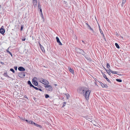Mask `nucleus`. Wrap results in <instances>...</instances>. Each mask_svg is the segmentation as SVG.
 Instances as JSON below:
<instances>
[{"mask_svg": "<svg viewBox=\"0 0 130 130\" xmlns=\"http://www.w3.org/2000/svg\"><path fill=\"white\" fill-rule=\"evenodd\" d=\"M78 92L84 96L85 99L87 100L89 99V95L91 91L85 87H82L78 90Z\"/></svg>", "mask_w": 130, "mask_h": 130, "instance_id": "obj_1", "label": "nucleus"}, {"mask_svg": "<svg viewBox=\"0 0 130 130\" xmlns=\"http://www.w3.org/2000/svg\"><path fill=\"white\" fill-rule=\"evenodd\" d=\"M75 50L77 53L84 55L85 53L82 50L78 48H75Z\"/></svg>", "mask_w": 130, "mask_h": 130, "instance_id": "obj_2", "label": "nucleus"}, {"mask_svg": "<svg viewBox=\"0 0 130 130\" xmlns=\"http://www.w3.org/2000/svg\"><path fill=\"white\" fill-rule=\"evenodd\" d=\"M46 86H45V88H46V89L47 90L51 91L53 90V88L51 86L49 85H46Z\"/></svg>", "mask_w": 130, "mask_h": 130, "instance_id": "obj_3", "label": "nucleus"}, {"mask_svg": "<svg viewBox=\"0 0 130 130\" xmlns=\"http://www.w3.org/2000/svg\"><path fill=\"white\" fill-rule=\"evenodd\" d=\"M40 82L45 85H47L49 84L48 82L46 80L42 79L40 80Z\"/></svg>", "mask_w": 130, "mask_h": 130, "instance_id": "obj_4", "label": "nucleus"}, {"mask_svg": "<svg viewBox=\"0 0 130 130\" xmlns=\"http://www.w3.org/2000/svg\"><path fill=\"white\" fill-rule=\"evenodd\" d=\"M19 76L21 78H24L25 76V74L24 73L21 72L18 73Z\"/></svg>", "mask_w": 130, "mask_h": 130, "instance_id": "obj_5", "label": "nucleus"}, {"mask_svg": "<svg viewBox=\"0 0 130 130\" xmlns=\"http://www.w3.org/2000/svg\"><path fill=\"white\" fill-rule=\"evenodd\" d=\"M3 26H2L0 29V32L2 34H3L5 32V30L2 28Z\"/></svg>", "mask_w": 130, "mask_h": 130, "instance_id": "obj_6", "label": "nucleus"}, {"mask_svg": "<svg viewBox=\"0 0 130 130\" xmlns=\"http://www.w3.org/2000/svg\"><path fill=\"white\" fill-rule=\"evenodd\" d=\"M57 42L60 45H62V44L61 42L60 41L58 37H57L56 38Z\"/></svg>", "mask_w": 130, "mask_h": 130, "instance_id": "obj_7", "label": "nucleus"}, {"mask_svg": "<svg viewBox=\"0 0 130 130\" xmlns=\"http://www.w3.org/2000/svg\"><path fill=\"white\" fill-rule=\"evenodd\" d=\"M32 84L35 86H37L38 84V82L35 80L34 79H32Z\"/></svg>", "mask_w": 130, "mask_h": 130, "instance_id": "obj_8", "label": "nucleus"}, {"mask_svg": "<svg viewBox=\"0 0 130 130\" xmlns=\"http://www.w3.org/2000/svg\"><path fill=\"white\" fill-rule=\"evenodd\" d=\"M18 70L20 71H23L25 70V69L22 67H20L18 68Z\"/></svg>", "mask_w": 130, "mask_h": 130, "instance_id": "obj_9", "label": "nucleus"}, {"mask_svg": "<svg viewBox=\"0 0 130 130\" xmlns=\"http://www.w3.org/2000/svg\"><path fill=\"white\" fill-rule=\"evenodd\" d=\"M103 77L106 79V80L108 82H110V80L107 78L106 75L105 74L103 73Z\"/></svg>", "mask_w": 130, "mask_h": 130, "instance_id": "obj_10", "label": "nucleus"}, {"mask_svg": "<svg viewBox=\"0 0 130 130\" xmlns=\"http://www.w3.org/2000/svg\"><path fill=\"white\" fill-rule=\"evenodd\" d=\"M69 70L73 74H74V71L73 69L72 68H71V67H69Z\"/></svg>", "mask_w": 130, "mask_h": 130, "instance_id": "obj_11", "label": "nucleus"}, {"mask_svg": "<svg viewBox=\"0 0 130 130\" xmlns=\"http://www.w3.org/2000/svg\"><path fill=\"white\" fill-rule=\"evenodd\" d=\"M101 85L103 88H107L108 87L107 85L106 84H104L103 83H101Z\"/></svg>", "mask_w": 130, "mask_h": 130, "instance_id": "obj_12", "label": "nucleus"}, {"mask_svg": "<svg viewBox=\"0 0 130 130\" xmlns=\"http://www.w3.org/2000/svg\"><path fill=\"white\" fill-rule=\"evenodd\" d=\"M126 1V0H123L122 1V3L121 4V6L123 7L124 5L125 4Z\"/></svg>", "mask_w": 130, "mask_h": 130, "instance_id": "obj_13", "label": "nucleus"}, {"mask_svg": "<svg viewBox=\"0 0 130 130\" xmlns=\"http://www.w3.org/2000/svg\"><path fill=\"white\" fill-rule=\"evenodd\" d=\"M109 70H110V72L112 73L113 74H117V72L112 71H111L110 69H109Z\"/></svg>", "mask_w": 130, "mask_h": 130, "instance_id": "obj_14", "label": "nucleus"}, {"mask_svg": "<svg viewBox=\"0 0 130 130\" xmlns=\"http://www.w3.org/2000/svg\"><path fill=\"white\" fill-rule=\"evenodd\" d=\"M33 1L34 3L35 4V6H36L37 5V0H33Z\"/></svg>", "mask_w": 130, "mask_h": 130, "instance_id": "obj_15", "label": "nucleus"}, {"mask_svg": "<svg viewBox=\"0 0 130 130\" xmlns=\"http://www.w3.org/2000/svg\"><path fill=\"white\" fill-rule=\"evenodd\" d=\"M34 125H35L36 126H37L38 127H41V125H40L37 124H36L35 123H34Z\"/></svg>", "mask_w": 130, "mask_h": 130, "instance_id": "obj_16", "label": "nucleus"}, {"mask_svg": "<svg viewBox=\"0 0 130 130\" xmlns=\"http://www.w3.org/2000/svg\"><path fill=\"white\" fill-rule=\"evenodd\" d=\"M3 75L5 77H9L7 73V72L5 73H4V74H3Z\"/></svg>", "mask_w": 130, "mask_h": 130, "instance_id": "obj_17", "label": "nucleus"}, {"mask_svg": "<svg viewBox=\"0 0 130 130\" xmlns=\"http://www.w3.org/2000/svg\"><path fill=\"white\" fill-rule=\"evenodd\" d=\"M41 17H42V18L43 19V22H44V17H43V14L42 12V13L41 14Z\"/></svg>", "mask_w": 130, "mask_h": 130, "instance_id": "obj_18", "label": "nucleus"}, {"mask_svg": "<svg viewBox=\"0 0 130 130\" xmlns=\"http://www.w3.org/2000/svg\"><path fill=\"white\" fill-rule=\"evenodd\" d=\"M115 45L117 48H120L119 46L117 43H115Z\"/></svg>", "mask_w": 130, "mask_h": 130, "instance_id": "obj_19", "label": "nucleus"}, {"mask_svg": "<svg viewBox=\"0 0 130 130\" xmlns=\"http://www.w3.org/2000/svg\"><path fill=\"white\" fill-rule=\"evenodd\" d=\"M38 9L41 8V5H40V3L39 2L38 3Z\"/></svg>", "mask_w": 130, "mask_h": 130, "instance_id": "obj_20", "label": "nucleus"}, {"mask_svg": "<svg viewBox=\"0 0 130 130\" xmlns=\"http://www.w3.org/2000/svg\"><path fill=\"white\" fill-rule=\"evenodd\" d=\"M106 71H107V72L108 74L109 75H110V70H106L105 69Z\"/></svg>", "mask_w": 130, "mask_h": 130, "instance_id": "obj_21", "label": "nucleus"}, {"mask_svg": "<svg viewBox=\"0 0 130 130\" xmlns=\"http://www.w3.org/2000/svg\"><path fill=\"white\" fill-rule=\"evenodd\" d=\"M107 67L108 68H109L110 67V66L109 63H107L106 65Z\"/></svg>", "mask_w": 130, "mask_h": 130, "instance_id": "obj_22", "label": "nucleus"}, {"mask_svg": "<svg viewBox=\"0 0 130 130\" xmlns=\"http://www.w3.org/2000/svg\"><path fill=\"white\" fill-rule=\"evenodd\" d=\"M89 29L93 33H94V31H93V29L91 28L90 26L89 27Z\"/></svg>", "mask_w": 130, "mask_h": 130, "instance_id": "obj_23", "label": "nucleus"}, {"mask_svg": "<svg viewBox=\"0 0 130 130\" xmlns=\"http://www.w3.org/2000/svg\"><path fill=\"white\" fill-rule=\"evenodd\" d=\"M116 80L119 82H122L121 80L119 79H117Z\"/></svg>", "mask_w": 130, "mask_h": 130, "instance_id": "obj_24", "label": "nucleus"}, {"mask_svg": "<svg viewBox=\"0 0 130 130\" xmlns=\"http://www.w3.org/2000/svg\"><path fill=\"white\" fill-rule=\"evenodd\" d=\"M66 96L67 97V99H68L69 98V94H66Z\"/></svg>", "mask_w": 130, "mask_h": 130, "instance_id": "obj_25", "label": "nucleus"}, {"mask_svg": "<svg viewBox=\"0 0 130 130\" xmlns=\"http://www.w3.org/2000/svg\"><path fill=\"white\" fill-rule=\"evenodd\" d=\"M41 47V50H42V51L43 52L45 51V50H44V48L42 46L41 47Z\"/></svg>", "mask_w": 130, "mask_h": 130, "instance_id": "obj_26", "label": "nucleus"}, {"mask_svg": "<svg viewBox=\"0 0 130 130\" xmlns=\"http://www.w3.org/2000/svg\"><path fill=\"white\" fill-rule=\"evenodd\" d=\"M45 97L46 98H47L49 97V96L47 94H46L45 95Z\"/></svg>", "mask_w": 130, "mask_h": 130, "instance_id": "obj_27", "label": "nucleus"}, {"mask_svg": "<svg viewBox=\"0 0 130 130\" xmlns=\"http://www.w3.org/2000/svg\"><path fill=\"white\" fill-rule=\"evenodd\" d=\"M10 71H12L13 73H14L15 71L14 69H13L11 68L10 69Z\"/></svg>", "mask_w": 130, "mask_h": 130, "instance_id": "obj_28", "label": "nucleus"}, {"mask_svg": "<svg viewBox=\"0 0 130 130\" xmlns=\"http://www.w3.org/2000/svg\"><path fill=\"white\" fill-rule=\"evenodd\" d=\"M90 117H87V118L89 119L90 120H89L90 121H92V120H91V119H92V118H90Z\"/></svg>", "mask_w": 130, "mask_h": 130, "instance_id": "obj_29", "label": "nucleus"}, {"mask_svg": "<svg viewBox=\"0 0 130 130\" xmlns=\"http://www.w3.org/2000/svg\"><path fill=\"white\" fill-rule=\"evenodd\" d=\"M28 84L29 85H30L31 84V83L30 81H29V80L28 81Z\"/></svg>", "mask_w": 130, "mask_h": 130, "instance_id": "obj_30", "label": "nucleus"}, {"mask_svg": "<svg viewBox=\"0 0 130 130\" xmlns=\"http://www.w3.org/2000/svg\"><path fill=\"white\" fill-rule=\"evenodd\" d=\"M20 118L22 120H25V118L23 117H20Z\"/></svg>", "mask_w": 130, "mask_h": 130, "instance_id": "obj_31", "label": "nucleus"}, {"mask_svg": "<svg viewBox=\"0 0 130 130\" xmlns=\"http://www.w3.org/2000/svg\"><path fill=\"white\" fill-rule=\"evenodd\" d=\"M99 30L100 31V32L101 33V34H103V31L100 28Z\"/></svg>", "mask_w": 130, "mask_h": 130, "instance_id": "obj_32", "label": "nucleus"}, {"mask_svg": "<svg viewBox=\"0 0 130 130\" xmlns=\"http://www.w3.org/2000/svg\"><path fill=\"white\" fill-rule=\"evenodd\" d=\"M7 51L8 53H9L10 54V55L11 56H12V54L11 52H10L9 51H8V50Z\"/></svg>", "mask_w": 130, "mask_h": 130, "instance_id": "obj_33", "label": "nucleus"}, {"mask_svg": "<svg viewBox=\"0 0 130 130\" xmlns=\"http://www.w3.org/2000/svg\"><path fill=\"white\" fill-rule=\"evenodd\" d=\"M34 123H34L32 121H31V123H30L31 124H34Z\"/></svg>", "mask_w": 130, "mask_h": 130, "instance_id": "obj_34", "label": "nucleus"}, {"mask_svg": "<svg viewBox=\"0 0 130 130\" xmlns=\"http://www.w3.org/2000/svg\"><path fill=\"white\" fill-rule=\"evenodd\" d=\"M119 37H120V38L121 40H122L123 39V37H122V36H120Z\"/></svg>", "mask_w": 130, "mask_h": 130, "instance_id": "obj_35", "label": "nucleus"}, {"mask_svg": "<svg viewBox=\"0 0 130 130\" xmlns=\"http://www.w3.org/2000/svg\"><path fill=\"white\" fill-rule=\"evenodd\" d=\"M14 69L15 70H17V66H15L14 67Z\"/></svg>", "mask_w": 130, "mask_h": 130, "instance_id": "obj_36", "label": "nucleus"}, {"mask_svg": "<svg viewBox=\"0 0 130 130\" xmlns=\"http://www.w3.org/2000/svg\"><path fill=\"white\" fill-rule=\"evenodd\" d=\"M66 104V103L65 102H64L63 103V106H65Z\"/></svg>", "mask_w": 130, "mask_h": 130, "instance_id": "obj_37", "label": "nucleus"}, {"mask_svg": "<svg viewBox=\"0 0 130 130\" xmlns=\"http://www.w3.org/2000/svg\"><path fill=\"white\" fill-rule=\"evenodd\" d=\"M30 86L31 87H32L34 88L35 87V86L34 85H33L32 84L31 85H30Z\"/></svg>", "mask_w": 130, "mask_h": 130, "instance_id": "obj_38", "label": "nucleus"}, {"mask_svg": "<svg viewBox=\"0 0 130 130\" xmlns=\"http://www.w3.org/2000/svg\"><path fill=\"white\" fill-rule=\"evenodd\" d=\"M36 90H38L39 89V88L37 87H35L34 88Z\"/></svg>", "mask_w": 130, "mask_h": 130, "instance_id": "obj_39", "label": "nucleus"}, {"mask_svg": "<svg viewBox=\"0 0 130 130\" xmlns=\"http://www.w3.org/2000/svg\"><path fill=\"white\" fill-rule=\"evenodd\" d=\"M23 26H21V30H23Z\"/></svg>", "mask_w": 130, "mask_h": 130, "instance_id": "obj_40", "label": "nucleus"}, {"mask_svg": "<svg viewBox=\"0 0 130 130\" xmlns=\"http://www.w3.org/2000/svg\"><path fill=\"white\" fill-rule=\"evenodd\" d=\"M86 24L87 25L88 27L90 26L88 24L86 23Z\"/></svg>", "mask_w": 130, "mask_h": 130, "instance_id": "obj_41", "label": "nucleus"}, {"mask_svg": "<svg viewBox=\"0 0 130 130\" xmlns=\"http://www.w3.org/2000/svg\"><path fill=\"white\" fill-rule=\"evenodd\" d=\"M101 34L102 35V36H103V38H104V39H105V37H104V34H103H103Z\"/></svg>", "mask_w": 130, "mask_h": 130, "instance_id": "obj_42", "label": "nucleus"}, {"mask_svg": "<svg viewBox=\"0 0 130 130\" xmlns=\"http://www.w3.org/2000/svg\"><path fill=\"white\" fill-rule=\"evenodd\" d=\"M39 46H40V47H42V46L41 45V44L40 43H39Z\"/></svg>", "mask_w": 130, "mask_h": 130, "instance_id": "obj_43", "label": "nucleus"}, {"mask_svg": "<svg viewBox=\"0 0 130 130\" xmlns=\"http://www.w3.org/2000/svg\"><path fill=\"white\" fill-rule=\"evenodd\" d=\"M40 9V11L41 12V13H42V9L41 8L40 9Z\"/></svg>", "mask_w": 130, "mask_h": 130, "instance_id": "obj_44", "label": "nucleus"}, {"mask_svg": "<svg viewBox=\"0 0 130 130\" xmlns=\"http://www.w3.org/2000/svg\"><path fill=\"white\" fill-rule=\"evenodd\" d=\"M38 90H39L40 91H42V90L41 89H40V88H39V89H38Z\"/></svg>", "mask_w": 130, "mask_h": 130, "instance_id": "obj_45", "label": "nucleus"}, {"mask_svg": "<svg viewBox=\"0 0 130 130\" xmlns=\"http://www.w3.org/2000/svg\"><path fill=\"white\" fill-rule=\"evenodd\" d=\"M25 38L24 39H22V40L23 41H25Z\"/></svg>", "mask_w": 130, "mask_h": 130, "instance_id": "obj_46", "label": "nucleus"}, {"mask_svg": "<svg viewBox=\"0 0 130 130\" xmlns=\"http://www.w3.org/2000/svg\"><path fill=\"white\" fill-rule=\"evenodd\" d=\"M25 121H26L27 122H28H28H29V121H28V120H25Z\"/></svg>", "mask_w": 130, "mask_h": 130, "instance_id": "obj_47", "label": "nucleus"}, {"mask_svg": "<svg viewBox=\"0 0 130 130\" xmlns=\"http://www.w3.org/2000/svg\"><path fill=\"white\" fill-rule=\"evenodd\" d=\"M31 121H29V122H28V123H29V124H30V123H31Z\"/></svg>", "mask_w": 130, "mask_h": 130, "instance_id": "obj_48", "label": "nucleus"}, {"mask_svg": "<svg viewBox=\"0 0 130 130\" xmlns=\"http://www.w3.org/2000/svg\"><path fill=\"white\" fill-rule=\"evenodd\" d=\"M1 64H4V63L3 62H1Z\"/></svg>", "mask_w": 130, "mask_h": 130, "instance_id": "obj_49", "label": "nucleus"}, {"mask_svg": "<svg viewBox=\"0 0 130 130\" xmlns=\"http://www.w3.org/2000/svg\"><path fill=\"white\" fill-rule=\"evenodd\" d=\"M85 57H86V58H87V60H89V58H86V57L85 56Z\"/></svg>", "mask_w": 130, "mask_h": 130, "instance_id": "obj_50", "label": "nucleus"}, {"mask_svg": "<svg viewBox=\"0 0 130 130\" xmlns=\"http://www.w3.org/2000/svg\"><path fill=\"white\" fill-rule=\"evenodd\" d=\"M82 41L84 43H85L84 42V41L83 40H82Z\"/></svg>", "mask_w": 130, "mask_h": 130, "instance_id": "obj_51", "label": "nucleus"}, {"mask_svg": "<svg viewBox=\"0 0 130 130\" xmlns=\"http://www.w3.org/2000/svg\"><path fill=\"white\" fill-rule=\"evenodd\" d=\"M99 29H100V26H99Z\"/></svg>", "mask_w": 130, "mask_h": 130, "instance_id": "obj_52", "label": "nucleus"}, {"mask_svg": "<svg viewBox=\"0 0 130 130\" xmlns=\"http://www.w3.org/2000/svg\"><path fill=\"white\" fill-rule=\"evenodd\" d=\"M76 39H77V37H76Z\"/></svg>", "mask_w": 130, "mask_h": 130, "instance_id": "obj_53", "label": "nucleus"}, {"mask_svg": "<svg viewBox=\"0 0 130 130\" xmlns=\"http://www.w3.org/2000/svg\"><path fill=\"white\" fill-rule=\"evenodd\" d=\"M116 35H118V33H117Z\"/></svg>", "mask_w": 130, "mask_h": 130, "instance_id": "obj_54", "label": "nucleus"}, {"mask_svg": "<svg viewBox=\"0 0 130 130\" xmlns=\"http://www.w3.org/2000/svg\"><path fill=\"white\" fill-rule=\"evenodd\" d=\"M57 85H56V84H55V86H57Z\"/></svg>", "mask_w": 130, "mask_h": 130, "instance_id": "obj_55", "label": "nucleus"}, {"mask_svg": "<svg viewBox=\"0 0 130 130\" xmlns=\"http://www.w3.org/2000/svg\"><path fill=\"white\" fill-rule=\"evenodd\" d=\"M44 67H45V66H44Z\"/></svg>", "mask_w": 130, "mask_h": 130, "instance_id": "obj_56", "label": "nucleus"}]
</instances>
